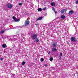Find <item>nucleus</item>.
Masks as SVG:
<instances>
[{"label": "nucleus", "instance_id": "nucleus-1", "mask_svg": "<svg viewBox=\"0 0 78 78\" xmlns=\"http://www.w3.org/2000/svg\"><path fill=\"white\" fill-rule=\"evenodd\" d=\"M7 7H8V8H9L10 9L12 8V5L10 4V3L7 4Z\"/></svg>", "mask_w": 78, "mask_h": 78}, {"label": "nucleus", "instance_id": "nucleus-2", "mask_svg": "<svg viewBox=\"0 0 78 78\" xmlns=\"http://www.w3.org/2000/svg\"><path fill=\"white\" fill-rule=\"evenodd\" d=\"M12 18L14 19L13 22H19L20 21V19H16V18L15 16H13Z\"/></svg>", "mask_w": 78, "mask_h": 78}, {"label": "nucleus", "instance_id": "nucleus-3", "mask_svg": "<svg viewBox=\"0 0 78 78\" xmlns=\"http://www.w3.org/2000/svg\"><path fill=\"white\" fill-rule=\"evenodd\" d=\"M30 23V21L27 20H26L25 21L24 24L25 26H27V25H28Z\"/></svg>", "mask_w": 78, "mask_h": 78}, {"label": "nucleus", "instance_id": "nucleus-4", "mask_svg": "<svg viewBox=\"0 0 78 78\" xmlns=\"http://www.w3.org/2000/svg\"><path fill=\"white\" fill-rule=\"evenodd\" d=\"M71 41L72 42H76V40L75 37H71Z\"/></svg>", "mask_w": 78, "mask_h": 78}, {"label": "nucleus", "instance_id": "nucleus-5", "mask_svg": "<svg viewBox=\"0 0 78 78\" xmlns=\"http://www.w3.org/2000/svg\"><path fill=\"white\" fill-rule=\"evenodd\" d=\"M66 11H67V10L66 9H63L62 10L60 11V12L62 13H66Z\"/></svg>", "mask_w": 78, "mask_h": 78}, {"label": "nucleus", "instance_id": "nucleus-6", "mask_svg": "<svg viewBox=\"0 0 78 78\" xmlns=\"http://www.w3.org/2000/svg\"><path fill=\"white\" fill-rule=\"evenodd\" d=\"M57 45V44L55 42L53 43L52 45V46L53 47H56Z\"/></svg>", "mask_w": 78, "mask_h": 78}, {"label": "nucleus", "instance_id": "nucleus-7", "mask_svg": "<svg viewBox=\"0 0 78 78\" xmlns=\"http://www.w3.org/2000/svg\"><path fill=\"white\" fill-rule=\"evenodd\" d=\"M37 37V35H33L32 36L33 39H36V38Z\"/></svg>", "mask_w": 78, "mask_h": 78}, {"label": "nucleus", "instance_id": "nucleus-8", "mask_svg": "<svg viewBox=\"0 0 78 78\" xmlns=\"http://www.w3.org/2000/svg\"><path fill=\"white\" fill-rule=\"evenodd\" d=\"M43 18V17L42 16H41L39 17L38 19H37L36 20V21H37V20H41L42 19V18Z\"/></svg>", "mask_w": 78, "mask_h": 78}, {"label": "nucleus", "instance_id": "nucleus-9", "mask_svg": "<svg viewBox=\"0 0 78 78\" xmlns=\"http://www.w3.org/2000/svg\"><path fill=\"white\" fill-rule=\"evenodd\" d=\"M73 10H70V11H69V15H70L71 14H73Z\"/></svg>", "mask_w": 78, "mask_h": 78}, {"label": "nucleus", "instance_id": "nucleus-10", "mask_svg": "<svg viewBox=\"0 0 78 78\" xmlns=\"http://www.w3.org/2000/svg\"><path fill=\"white\" fill-rule=\"evenodd\" d=\"M52 51L54 52V51H57V49L55 48H52Z\"/></svg>", "mask_w": 78, "mask_h": 78}, {"label": "nucleus", "instance_id": "nucleus-11", "mask_svg": "<svg viewBox=\"0 0 78 78\" xmlns=\"http://www.w3.org/2000/svg\"><path fill=\"white\" fill-rule=\"evenodd\" d=\"M5 31V29H4V30H2L1 31V34H3L4 33V32Z\"/></svg>", "mask_w": 78, "mask_h": 78}, {"label": "nucleus", "instance_id": "nucleus-12", "mask_svg": "<svg viewBox=\"0 0 78 78\" xmlns=\"http://www.w3.org/2000/svg\"><path fill=\"white\" fill-rule=\"evenodd\" d=\"M7 47L6 45L5 44H2V48H6Z\"/></svg>", "mask_w": 78, "mask_h": 78}, {"label": "nucleus", "instance_id": "nucleus-13", "mask_svg": "<svg viewBox=\"0 0 78 78\" xmlns=\"http://www.w3.org/2000/svg\"><path fill=\"white\" fill-rule=\"evenodd\" d=\"M51 5L52 6H55V2H51Z\"/></svg>", "mask_w": 78, "mask_h": 78}, {"label": "nucleus", "instance_id": "nucleus-14", "mask_svg": "<svg viewBox=\"0 0 78 78\" xmlns=\"http://www.w3.org/2000/svg\"><path fill=\"white\" fill-rule=\"evenodd\" d=\"M61 19H65L66 18V16L64 15H62L61 16Z\"/></svg>", "mask_w": 78, "mask_h": 78}, {"label": "nucleus", "instance_id": "nucleus-15", "mask_svg": "<svg viewBox=\"0 0 78 78\" xmlns=\"http://www.w3.org/2000/svg\"><path fill=\"white\" fill-rule=\"evenodd\" d=\"M39 41V39L38 38H36L35 39V42H38Z\"/></svg>", "mask_w": 78, "mask_h": 78}, {"label": "nucleus", "instance_id": "nucleus-16", "mask_svg": "<svg viewBox=\"0 0 78 78\" xmlns=\"http://www.w3.org/2000/svg\"><path fill=\"white\" fill-rule=\"evenodd\" d=\"M42 9L41 8H39L38 9V11H42Z\"/></svg>", "mask_w": 78, "mask_h": 78}, {"label": "nucleus", "instance_id": "nucleus-17", "mask_svg": "<svg viewBox=\"0 0 78 78\" xmlns=\"http://www.w3.org/2000/svg\"><path fill=\"white\" fill-rule=\"evenodd\" d=\"M53 58L52 57H51L49 59L50 61H53Z\"/></svg>", "mask_w": 78, "mask_h": 78}, {"label": "nucleus", "instance_id": "nucleus-18", "mask_svg": "<svg viewBox=\"0 0 78 78\" xmlns=\"http://www.w3.org/2000/svg\"><path fill=\"white\" fill-rule=\"evenodd\" d=\"M25 62L24 61H23L22 63V65L23 66V65H25Z\"/></svg>", "mask_w": 78, "mask_h": 78}, {"label": "nucleus", "instance_id": "nucleus-19", "mask_svg": "<svg viewBox=\"0 0 78 78\" xmlns=\"http://www.w3.org/2000/svg\"><path fill=\"white\" fill-rule=\"evenodd\" d=\"M41 61L43 62L44 61V58H41Z\"/></svg>", "mask_w": 78, "mask_h": 78}, {"label": "nucleus", "instance_id": "nucleus-20", "mask_svg": "<svg viewBox=\"0 0 78 78\" xmlns=\"http://www.w3.org/2000/svg\"><path fill=\"white\" fill-rule=\"evenodd\" d=\"M76 4H78V0H77V1L76 2Z\"/></svg>", "mask_w": 78, "mask_h": 78}, {"label": "nucleus", "instance_id": "nucleus-21", "mask_svg": "<svg viewBox=\"0 0 78 78\" xmlns=\"http://www.w3.org/2000/svg\"><path fill=\"white\" fill-rule=\"evenodd\" d=\"M19 5H20L21 6H22V3H20L19 4Z\"/></svg>", "mask_w": 78, "mask_h": 78}, {"label": "nucleus", "instance_id": "nucleus-22", "mask_svg": "<svg viewBox=\"0 0 78 78\" xmlns=\"http://www.w3.org/2000/svg\"><path fill=\"white\" fill-rule=\"evenodd\" d=\"M60 56H62V53H60Z\"/></svg>", "mask_w": 78, "mask_h": 78}, {"label": "nucleus", "instance_id": "nucleus-23", "mask_svg": "<svg viewBox=\"0 0 78 78\" xmlns=\"http://www.w3.org/2000/svg\"><path fill=\"white\" fill-rule=\"evenodd\" d=\"M45 9H46V8H44L43 9V11H45Z\"/></svg>", "mask_w": 78, "mask_h": 78}, {"label": "nucleus", "instance_id": "nucleus-24", "mask_svg": "<svg viewBox=\"0 0 78 78\" xmlns=\"http://www.w3.org/2000/svg\"><path fill=\"white\" fill-rule=\"evenodd\" d=\"M0 59V60H1L2 61V60H3V58H1Z\"/></svg>", "mask_w": 78, "mask_h": 78}, {"label": "nucleus", "instance_id": "nucleus-25", "mask_svg": "<svg viewBox=\"0 0 78 78\" xmlns=\"http://www.w3.org/2000/svg\"><path fill=\"white\" fill-rule=\"evenodd\" d=\"M52 9L53 11H55V8H52Z\"/></svg>", "mask_w": 78, "mask_h": 78}, {"label": "nucleus", "instance_id": "nucleus-26", "mask_svg": "<svg viewBox=\"0 0 78 78\" xmlns=\"http://www.w3.org/2000/svg\"><path fill=\"white\" fill-rule=\"evenodd\" d=\"M55 13H57V11H55Z\"/></svg>", "mask_w": 78, "mask_h": 78}, {"label": "nucleus", "instance_id": "nucleus-27", "mask_svg": "<svg viewBox=\"0 0 78 78\" xmlns=\"http://www.w3.org/2000/svg\"><path fill=\"white\" fill-rule=\"evenodd\" d=\"M40 25V24H35V25L37 26V25Z\"/></svg>", "mask_w": 78, "mask_h": 78}, {"label": "nucleus", "instance_id": "nucleus-28", "mask_svg": "<svg viewBox=\"0 0 78 78\" xmlns=\"http://www.w3.org/2000/svg\"><path fill=\"white\" fill-rule=\"evenodd\" d=\"M45 67H46V66H47V64H46L45 65Z\"/></svg>", "mask_w": 78, "mask_h": 78}, {"label": "nucleus", "instance_id": "nucleus-29", "mask_svg": "<svg viewBox=\"0 0 78 78\" xmlns=\"http://www.w3.org/2000/svg\"><path fill=\"white\" fill-rule=\"evenodd\" d=\"M50 51H49V52L48 53V54H50Z\"/></svg>", "mask_w": 78, "mask_h": 78}, {"label": "nucleus", "instance_id": "nucleus-30", "mask_svg": "<svg viewBox=\"0 0 78 78\" xmlns=\"http://www.w3.org/2000/svg\"><path fill=\"white\" fill-rule=\"evenodd\" d=\"M59 59H61V57H60L59 58Z\"/></svg>", "mask_w": 78, "mask_h": 78}, {"label": "nucleus", "instance_id": "nucleus-31", "mask_svg": "<svg viewBox=\"0 0 78 78\" xmlns=\"http://www.w3.org/2000/svg\"><path fill=\"white\" fill-rule=\"evenodd\" d=\"M26 1L27 0H25Z\"/></svg>", "mask_w": 78, "mask_h": 78}]
</instances>
